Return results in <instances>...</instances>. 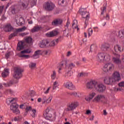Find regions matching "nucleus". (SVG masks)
Instances as JSON below:
<instances>
[{
  "mask_svg": "<svg viewBox=\"0 0 124 124\" xmlns=\"http://www.w3.org/2000/svg\"><path fill=\"white\" fill-rule=\"evenodd\" d=\"M31 41H32V38L30 36L27 37L24 39V42L21 41L18 43L17 47L16 48L17 50L18 51H21V50L25 49V46H24V45H25V43L30 44L31 43Z\"/></svg>",
  "mask_w": 124,
  "mask_h": 124,
  "instance_id": "1",
  "label": "nucleus"
},
{
  "mask_svg": "<svg viewBox=\"0 0 124 124\" xmlns=\"http://www.w3.org/2000/svg\"><path fill=\"white\" fill-rule=\"evenodd\" d=\"M79 12L80 14H81L82 16V18L83 19H85V29H86V27H87V25H88V22L89 21V19H90V13L89 12H87L86 9H84V8H81L79 10Z\"/></svg>",
  "mask_w": 124,
  "mask_h": 124,
  "instance_id": "2",
  "label": "nucleus"
},
{
  "mask_svg": "<svg viewBox=\"0 0 124 124\" xmlns=\"http://www.w3.org/2000/svg\"><path fill=\"white\" fill-rule=\"evenodd\" d=\"M52 114H53V112L49 108H47L44 112V116L45 119L46 120H50V122H53L56 120V116L54 117L52 119Z\"/></svg>",
  "mask_w": 124,
  "mask_h": 124,
  "instance_id": "3",
  "label": "nucleus"
},
{
  "mask_svg": "<svg viewBox=\"0 0 124 124\" xmlns=\"http://www.w3.org/2000/svg\"><path fill=\"white\" fill-rule=\"evenodd\" d=\"M23 72V70L20 68L16 67L14 69V74L13 77L16 79H20V78H22L23 77V75L22 74Z\"/></svg>",
  "mask_w": 124,
  "mask_h": 124,
  "instance_id": "4",
  "label": "nucleus"
},
{
  "mask_svg": "<svg viewBox=\"0 0 124 124\" xmlns=\"http://www.w3.org/2000/svg\"><path fill=\"white\" fill-rule=\"evenodd\" d=\"M93 102H102L103 104H107V100L105 95L103 94H98L93 99Z\"/></svg>",
  "mask_w": 124,
  "mask_h": 124,
  "instance_id": "5",
  "label": "nucleus"
},
{
  "mask_svg": "<svg viewBox=\"0 0 124 124\" xmlns=\"http://www.w3.org/2000/svg\"><path fill=\"white\" fill-rule=\"evenodd\" d=\"M78 106H79V103L78 102H72L71 104L67 105V107L65 108L64 111L66 112L73 111L74 109H76Z\"/></svg>",
  "mask_w": 124,
  "mask_h": 124,
  "instance_id": "6",
  "label": "nucleus"
},
{
  "mask_svg": "<svg viewBox=\"0 0 124 124\" xmlns=\"http://www.w3.org/2000/svg\"><path fill=\"white\" fill-rule=\"evenodd\" d=\"M115 66L112 63H108L105 64L103 70L104 72H112L114 71Z\"/></svg>",
  "mask_w": 124,
  "mask_h": 124,
  "instance_id": "7",
  "label": "nucleus"
},
{
  "mask_svg": "<svg viewBox=\"0 0 124 124\" xmlns=\"http://www.w3.org/2000/svg\"><path fill=\"white\" fill-rule=\"evenodd\" d=\"M55 7V4L51 2H46L43 6L46 11H53Z\"/></svg>",
  "mask_w": 124,
  "mask_h": 124,
  "instance_id": "8",
  "label": "nucleus"
},
{
  "mask_svg": "<svg viewBox=\"0 0 124 124\" xmlns=\"http://www.w3.org/2000/svg\"><path fill=\"white\" fill-rule=\"evenodd\" d=\"M114 57L112 58V62L116 64H120L122 63V61L121 60V55L119 53H116L115 52H112Z\"/></svg>",
  "mask_w": 124,
  "mask_h": 124,
  "instance_id": "9",
  "label": "nucleus"
},
{
  "mask_svg": "<svg viewBox=\"0 0 124 124\" xmlns=\"http://www.w3.org/2000/svg\"><path fill=\"white\" fill-rule=\"evenodd\" d=\"M122 78H121V74L119 72H114L112 74V77L111 78V79L113 82V84L116 83L117 82H120L121 81Z\"/></svg>",
  "mask_w": 124,
  "mask_h": 124,
  "instance_id": "10",
  "label": "nucleus"
},
{
  "mask_svg": "<svg viewBox=\"0 0 124 124\" xmlns=\"http://www.w3.org/2000/svg\"><path fill=\"white\" fill-rule=\"evenodd\" d=\"M97 83L96 80L91 79L87 83L86 89L88 90H93L94 88L95 89Z\"/></svg>",
  "mask_w": 124,
  "mask_h": 124,
  "instance_id": "11",
  "label": "nucleus"
},
{
  "mask_svg": "<svg viewBox=\"0 0 124 124\" xmlns=\"http://www.w3.org/2000/svg\"><path fill=\"white\" fill-rule=\"evenodd\" d=\"M40 48H48L50 47V42L47 39H44L39 44Z\"/></svg>",
  "mask_w": 124,
  "mask_h": 124,
  "instance_id": "12",
  "label": "nucleus"
},
{
  "mask_svg": "<svg viewBox=\"0 0 124 124\" xmlns=\"http://www.w3.org/2000/svg\"><path fill=\"white\" fill-rule=\"evenodd\" d=\"M95 90H96L97 92H99V93H104V92H105V90H106V87L103 84H97V82Z\"/></svg>",
  "mask_w": 124,
  "mask_h": 124,
  "instance_id": "13",
  "label": "nucleus"
},
{
  "mask_svg": "<svg viewBox=\"0 0 124 124\" xmlns=\"http://www.w3.org/2000/svg\"><path fill=\"white\" fill-rule=\"evenodd\" d=\"M10 109L16 115L20 114V110L18 109V105L16 103H14L12 104L10 107Z\"/></svg>",
  "mask_w": 124,
  "mask_h": 124,
  "instance_id": "14",
  "label": "nucleus"
},
{
  "mask_svg": "<svg viewBox=\"0 0 124 124\" xmlns=\"http://www.w3.org/2000/svg\"><path fill=\"white\" fill-rule=\"evenodd\" d=\"M63 87L64 88H66V89H68V90H75V86L74 85H73V83H72L71 81H66V82L64 83L63 84Z\"/></svg>",
  "mask_w": 124,
  "mask_h": 124,
  "instance_id": "15",
  "label": "nucleus"
},
{
  "mask_svg": "<svg viewBox=\"0 0 124 124\" xmlns=\"http://www.w3.org/2000/svg\"><path fill=\"white\" fill-rule=\"evenodd\" d=\"M62 24V19L61 18H55L54 19L51 23L52 26L54 27H58Z\"/></svg>",
  "mask_w": 124,
  "mask_h": 124,
  "instance_id": "16",
  "label": "nucleus"
},
{
  "mask_svg": "<svg viewBox=\"0 0 124 124\" xmlns=\"http://www.w3.org/2000/svg\"><path fill=\"white\" fill-rule=\"evenodd\" d=\"M20 3L23 8H27L30 3V0H20Z\"/></svg>",
  "mask_w": 124,
  "mask_h": 124,
  "instance_id": "17",
  "label": "nucleus"
},
{
  "mask_svg": "<svg viewBox=\"0 0 124 124\" xmlns=\"http://www.w3.org/2000/svg\"><path fill=\"white\" fill-rule=\"evenodd\" d=\"M105 53H99L97 55V61L99 62H104V56Z\"/></svg>",
  "mask_w": 124,
  "mask_h": 124,
  "instance_id": "18",
  "label": "nucleus"
},
{
  "mask_svg": "<svg viewBox=\"0 0 124 124\" xmlns=\"http://www.w3.org/2000/svg\"><path fill=\"white\" fill-rule=\"evenodd\" d=\"M42 55V50H38L34 52V54L32 55L33 59H38L39 56Z\"/></svg>",
  "mask_w": 124,
  "mask_h": 124,
  "instance_id": "19",
  "label": "nucleus"
},
{
  "mask_svg": "<svg viewBox=\"0 0 124 124\" xmlns=\"http://www.w3.org/2000/svg\"><path fill=\"white\" fill-rule=\"evenodd\" d=\"M104 81L105 84H106V85H113V84H114L113 79L111 78H105Z\"/></svg>",
  "mask_w": 124,
  "mask_h": 124,
  "instance_id": "20",
  "label": "nucleus"
},
{
  "mask_svg": "<svg viewBox=\"0 0 124 124\" xmlns=\"http://www.w3.org/2000/svg\"><path fill=\"white\" fill-rule=\"evenodd\" d=\"M52 97H49L47 98V97L46 96H43V99H42V101L43 102V104L46 103H50L51 102V101L52 100Z\"/></svg>",
  "mask_w": 124,
  "mask_h": 124,
  "instance_id": "21",
  "label": "nucleus"
},
{
  "mask_svg": "<svg viewBox=\"0 0 124 124\" xmlns=\"http://www.w3.org/2000/svg\"><path fill=\"white\" fill-rule=\"evenodd\" d=\"M3 29L4 31L9 32V31H11L13 30V27L10 24H7L4 27Z\"/></svg>",
  "mask_w": 124,
  "mask_h": 124,
  "instance_id": "22",
  "label": "nucleus"
},
{
  "mask_svg": "<svg viewBox=\"0 0 124 124\" xmlns=\"http://www.w3.org/2000/svg\"><path fill=\"white\" fill-rule=\"evenodd\" d=\"M59 33V32L57 31H52L49 33H46V35L47 37H53Z\"/></svg>",
  "mask_w": 124,
  "mask_h": 124,
  "instance_id": "23",
  "label": "nucleus"
},
{
  "mask_svg": "<svg viewBox=\"0 0 124 124\" xmlns=\"http://www.w3.org/2000/svg\"><path fill=\"white\" fill-rule=\"evenodd\" d=\"M114 49L116 54H119V53H121V52H122V46L119 45H116L115 46Z\"/></svg>",
  "mask_w": 124,
  "mask_h": 124,
  "instance_id": "24",
  "label": "nucleus"
},
{
  "mask_svg": "<svg viewBox=\"0 0 124 124\" xmlns=\"http://www.w3.org/2000/svg\"><path fill=\"white\" fill-rule=\"evenodd\" d=\"M6 102L7 104L9 105L10 103H12V105L13 103H16V98H10L6 99Z\"/></svg>",
  "mask_w": 124,
  "mask_h": 124,
  "instance_id": "25",
  "label": "nucleus"
},
{
  "mask_svg": "<svg viewBox=\"0 0 124 124\" xmlns=\"http://www.w3.org/2000/svg\"><path fill=\"white\" fill-rule=\"evenodd\" d=\"M2 77L3 78H6L8 75H9V69L5 68L4 71L1 74Z\"/></svg>",
  "mask_w": 124,
  "mask_h": 124,
  "instance_id": "26",
  "label": "nucleus"
},
{
  "mask_svg": "<svg viewBox=\"0 0 124 124\" xmlns=\"http://www.w3.org/2000/svg\"><path fill=\"white\" fill-rule=\"evenodd\" d=\"M111 61V58L110 57V55L108 53H105L104 62H109Z\"/></svg>",
  "mask_w": 124,
  "mask_h": 124,
  "instance_id": "27",
  "label": "nucleus"
},
{
  "mask_svg": "<svg viewBox=\"0 0 124 124\" xmlns=\"http://www.w3.org/2000/svg\"><path fill=\"white\" fill-rule=\"evenodd\" d=\"M109 48H110V45L108 43L103 44L101 47L102 51H105V50H107Z\"/></svg>",
  "mask_w": 124,
  "mask_h": 124,
  "instance_id": "28",
  "label": "nucleus"
},
{
  "mask_svg": "<svg viewBox=\"0 0 124 124\" xmlns=\"http://www.w3.org/2000/svg\"><path fill=\"white\" fill-rule=\"evenodd\" d=\"M73 75V72H71V71H69L68 72L66 73L64 75V77L66 79H70L71 77Z\"/></svg>",
  "mask_w": 124,
  "mask_h": 124,
  "instance_id": "29",
  "label": "nucleus"
},
{
  "mask_svg": "<svg viewBox=\"0 0 124 124\" xmlns=\"http://www.w3.org/2000/svg\"><path fill=\"white\" fill-rule=\"evenodd\" d=\"M117 36H118V37H120V38H124V29L119 31L117 33Z\"/></svg>",
  "mask_w": 124,
  "mask_h": 124,
  "instance_id": "30",
  "label": "nucleus"
},
{
  "mask_svg": "<svg viewBox=\"0 0 124 124\" xmlns=\"http://www.w3.org/2000/svg\"><path fill=\"white\" fill-rule=\"evenodd\" d=\"M18 31H17V29L16 30V31L13 33H11L9 36V39L10 40L11 39V38H12V37H15V36H17V34H18Z\"/></svg>",
  "mask_w": 124,
  "mask_h": 124,
  "instance_id": "31",
  "label": "nucleus"
},
{
  "mask_svg": "<svg viewBox=\"0 0 124 124\" xmlns=\"http://www.w3.org/2000/svg\"><path fill=\"white\" fill-rule=\"evenodd\" d=\"M29 67L31 69V70H33V69H34L36 67V63H33L32 62H31V63L29 64Z\"/></svg>",
  "mask_w": 124,
  "mask_h": 124,
  "instance_id": "32",
  "label": "nucleus"
},
{
  "mask_svg": "<svg viewBox=\"0 0 124 124\" xmlns=\"http://www.w3.org/2000/svg\"><path fill=\"white\" fill-rule=\"evenodd\" d=\"M64 64H65V65H66V61H63L59 64V66H58L59 71L62 70V67H63V65H64Z\"/></svg>",
  "mask_w": 124,
  "mask_h": 124,
  "instance_id": "33",
  "label": "nucleus"
},
{
  "mask_svg": "<svg viewBox=\"0 0 124 124\" xmlns=\"http://www.w3.org/2000/svg\"><path fill=\"white\" fill-rule=\"evenodd\" d=\"M18 56L19 58H24V59H29L30 58V55L22 54L21 53H18Z\"/></svg>",
  "mask_w": 124,
  "mask_h": 124,
  "instance_id": "34",
  "label": "nucleus"
},
{
  "mask_svg": "<svg viewBox=\"0 0 124 124\" xmlns=\"http://www.w3.org/2000/svg\"><path fill=\"white\" fill-rule=\"evenodd\" d=\"M42 29V27H34L32 30V32H35V31H38L40 29Z\"/></svg>",
  "mask_w": 124,
  "mask_h": 124,
  "instance_id": "35",
  "label": "nucleus"
},
{
  "mask_svg": "<svg viewBox=\"0 0 124 124\" xmlns=\"http://www.w3.org/2000/svg\"><path fill=\"white\" fill-rule=\"evenodd\" d=\"M104 19H106L107 21H109L110 20V16H109V14H106V16H104V17L103 18H101V20H104Z\"/></svg>",
  "mask_w": 124,
  "mask_h": 124,
  "instance_id": "36",
  "label": "nucleus"
},
{
  "mask_svg": "<svg viewBox=\"0 0 124 124\" xmlns=\"http://www.w3.org/2000/svg\"><path fill=\"white\" fill-rule=\"evenodd\" d=\"M4 86H5V87H10V86L13 85V81L10 80L8 83H3Z\"/></svg>",
  "mask_w": 124,
  "mask_h": 124,
  "instance_id": "37",
  "label": "nucleus"
},
{
  "mask_svg": "<svg viewBox=\"0 0 124 124\" xmlns=\"http://www.w3.org/2000/svg\"><path fill=\"white\" fill-rule=\"evenodd\" d=\"M49 50H42V55L47 56V55H50Z\"/></svg>",
  "mask_w": 124,
  "mask_h": 124,
  "instance_id": "38",
  "label": "nucleus"
},
{
  "mask_svg": "<svg viewBox=\"0 0 124 124\" xmlns=\"http://www.w3.org/2000/svg\"><path fill=\"white\" fill-rule=\"evenodd\" d=\"M96 48V46L94 45H92L90 46V52L92 53L93 51H95V49Z\"/></svg>",
  "mask_w": 124,
  "mask_h": 124,
  "instance_id": "39",
  "label": "nucleus"
},
{
  "mask_svg": "<svg viewBox=\"0 0 124 124\" xmlns=\"http://www.w3.org/2000/svg\"><path fill=\"white\" fill-rule=\"evenodd\" d=\"M88 76V74L81 72L78 74V77L80 78V77H85V76Z\"/></svg>",
  "mask_w": 124,
  "mask_h": 124,
  "instance_id": "40",
  "label": "nucleus"
},
{
  "mask_svg": "<svg viewBox=\"0 0 124 124\" xmlns=\"http://www.w3.org/2000/svg\"><path fill=\"white\" fill-rule=\"evenodd\" d=\"M69 94L70 95H71L72 96H75V97H77V96H78L77 92H76L70 93H69Z\"/></svg>",
  "mask_w": 124,
  "mask_h": 124,
  "instance_id": "41",
  "label": "nucleus"
},
{
  "mask_svg": "<svg viewBox=\"0 0 124 124\" xmlns=\"http://www.w3.org/2000/svg\"><path fill=\"white\" fill-rule=\"evenodd\" d=\"M26 29H27V28H26V27H23L21 28L16 29V30L17 31V32H20L21 31H26Z\"/></svg>",
  "mask_w": 124,
  "mask_h": 124,
  "instance_id": "42",
  "label": "nucleus"
},
{
  "mask_svg": "<svg viewBox=\"0 0 124 124\" xmlns=\"http://www.w3.org/2000/svg\"><path fill=\"white\" fill-rule=\"evenodd\" d=\"M93 29H92V28H90L88 30V35L89 36H91L93 34Z\"/></svg>",
  "mask_w": 124,
  "mask_h": 124,
  "instance_id": "43",
  "label": "nucleus"
},
{
  "mask_svg": "<svg viewBox=\"0 0 124 124\" xmlns=\"http://www.w3.org/2000/svg\"><path fill=\"white\" fill-rule=\"evenodd\" d=\"M56 74V71H53V74L51 75V79H52V80H55Z\"/></svg>",
  "mask_w": 124,
  "mask_h": 124,
  "instance_id": "44",
  "label": "nucleus"
},
{
  "mask_svg": "<svg viewBox=\"0 0 124 124\" xmlns=\"http://www.w3.org/2000/svg\"><path fill=\"white\" fill-rule=\"evenodd\" d=\"M56 42L55 41H52L51 43H49V47H54L56 46Z\"/></svg>",
  "mask_w": 124,
  "mask_h": 124,
  "instance_id": "45",
  "label": "nucleus"
},
{
  "mask_svg": "<svg viewBox=\"0 0 124 124\" xmlns=\"http://www.w3.org/2000/svg\"><path fill=\"white\" fill-rule=\"evenodd\" d=\"M68 0H59V3H62V4H64V3H65L66 4H67V1Z\"/></svg>",
  "mask_w": 124,
  "mask_h": 124,
  "instance_id": "46",
  "label": "nucleus"
},
{
  "mask_svg": "<svg viewBox=\"0 0 124 124\" xmlns=\"http://www.w3.org/2000/svg\"><path fill=\"white\" fill-rule=\"evenodd\" d=\"M75 67V64H74L73 63H71L69 64L68 68L71 70L73 68Z\"/></svg>",
  "mask_w": 124,
  "mask_h": 124,
  "instance_id": "47",
  "label": "nucleus"
},
{
  "mask_svg": "<svg viewBox=\"0 0 124 124\" xmlns=\"http://www.w3.org/2000/svg\"><path fill=\"white\" fill-rule=\"evenodd\" d=\"M95 93H92L90 94L89 95V98L90 99L92 100L94 96H95Z\"/></svg>",
  "mask_w": 124,
  "mask_h": 124,
  "instance_id": "48",
  "label": "nucleus"
},
{
  "mask_svg": "<svg viewBox=\"0 0 124 124\" xmlns=\"http://www.w3.org/2000/svg\"><path fill=\"white\" fill-rule=\"evenodd\" d=\"M102 12L101 13V15H103L104 14V12L106 11V7L104 6L103 8H101Z\"/></svg>",
  "mask_w": 124,
  "mask_h": 124,
  "instance_id": "49",
  "label": "nucleus"
},
{
  "mask_svg": "<svg viewBox=\"0 0 124 124\" xmlns=\"http://www.w3.org/2000/svg\"><path fill=\"white\" fill-rule=\"evenodd\" d=\"M31 111L33 114H31V116L32 117V118H34L35 117V113H36V110L33 109L31 110Z\"/></svg>",
  "mask_w": 124,
  "mask_h": 124,
  "instance_id": "50",
  "label": "nucleus"
},
{
  "mask_svg": "<svg viewBox=\"0 0 124 124\" xmlns=\"http://www.w3.org/2000/svg\"><path fill=\"white\" fill-rule=\"evenodd\" d=\"M25 110L27 112H29V111H31V106H26Z\"/></svg>",
  "mask_w": 124,
  "mask_h": 124,
  "instance_id": "51",
  "label": "nucleus"
},
{
  "mask_svg": "<svg viewBox=\"0 0 124 124\" xmlns=\"http://www.w3.org/2000/svg\"><path fill=\"white\" fill-rule=\"evenodd\" d=\"M16 22L17 25H18V26H22V25H23V22L22 21H21V20H19V22L18 23L17 19H16Z\"/></svg>",
  "mask_w": 124,
  "mask_h": 124,
  "instance_id": "52",
  "label": "nucleus"
},
{
  "mask_svg": "<svg viewBox=\"0 0 124 124\" xmlns=\"http://www.w3.org/2000/svg\"><path fill=\"white\" fill-rule=\"evenodd\" d=\"M19 108H20V109H25V108H26V104L20 105Z\"/></svg>",
  "mask_w": 124,
  "mask_h": 124,
  "instance_id": "53",
  "label": "nucleus"
},
{
  "mask_svg": "<svg viewBox=\"0 0 124 124\" xmlns=\"http://www.w3.org/2000/svg\"><path fill=\"white\" fill-rule=\"evenodd\" d=\"M28 34H29L28 32H23V33H20L19 35H20V36H25L26 35H28Z\"/></svg>",
  "mask_w": 124,
  "mask_h": 124,
  "instance_id": "54",
  "label": "nucleus"
},
{
  "mask_svg": "<svg viewBox=\"0 0 124 124\" xmlns=\"http://www.w3.org/2000/svg\"><path fill=\"white\" fill-rule=\"evenodd\" d=\"M36 0H32V1H31V5H35L36 3Z\"/></svg>",
  "mask_w": 124,
  "mask_h": 124,
  "instance_id": "55",
  "label": "nucleus"
},
{
  "mask_svg": "<svg viewBox=\"0 0 124 124\" xmlns=\"http://www.w3.org/2000/svg\"><path fill=\"white\" fill-rule=\"evenodd\" d=\"M118 86L119 87H124V81H122L120 83H119L118 84Z\"/></svg>",
  "mask_w": 124,
  "mask_h": 124,
  "instance_id": "56",
  "label": "nucleus"
},
{
  "mask_svg": "<svg viewBox=\"0 0 124 124\" xmlns=\"http://www.w3.org/2000/svg\"><path fill=\"white\" fill-rule=\"evenodd\" d=\"M12 14L14 15L16 14V9L15 8H12Z\"/></svg>",
  "mask_w": 124,
  "mask_h": 124,
  "instance_id": "57",
  "label": "nucleus"
},
{
  "mask_svg": "<svg viewBox=\"0 0 124 124\" xmlns=\"http://www.w3.org/2000/svg\"><path fill=\"white\" fill-rule=\"evenodd\" d=\"M35 94V92L34 91H31L30 93L31 96H34V95Z\"/></svg>",
  "mask_w": 124,
  "mask_h": 124,
  "instance_id": "58",
  "label": "nucleus"
},
{
  "mask_svg": "<svg viewBox=\"0 0 124 124\" xmlns=\"http://www.w3.org/2000/svg\"><path fill=\"white\" fill-rule=\"evenodd\" d=\"M9 57H10V52H9L5 54V57L6 58V59H8Z\"/></svg>",
  "mask_w": 124,
  "mask_h": 124,
  "instance_id": "59",
  "label": "nucleus"
},
{
  "mask_svg": "<svg viewBox=\"0 0 124 124\" xmlns=\"http://www.w3.org/2000/svg\"><path fill=\"white\" fill-rule=\"evenodd\" d=\"M25 50H26V54H31V50L30 49H26Z\"/></svg>",
  "mask_w": 124,
  "mask_h": 124,
  "instance_id": "60",
  "label": "nucleus"
},
{
  "mask_svg": "<svg viewBox=\"0 0 124 124\" xmlns=\"http://www.w3.org/2000/svg\"><path fill=\"white\" fill-rule=\"evenodd\" d=\"M14 121L15 122H18L19 121V117H16L14 119Z\"/></svg>",
  "mask_w": 124,
  "mask_h": 124,
  "instance_id": "61",
  "label": "nucleus"
},
{
  "mask_svg": "<svg viewBox=\"0 0 124 124\" xmlns=\"http://www.w3.org/2000/svg\"><path fill=\"white\" fill-rule=\"evenodd\" d=\"M59 40H60L59 38L56 39L55 40H53V41H55V44L57 45L58 43H59Z\"/></svg>",
  "mask_w": 124,
  "mask_h": 124,
  "instance_id": "62",
  "label": "nucleus"
},
{
  "mask_svg": "<svg viewBox=\"0 0 124 124\" xmlns=\"http://www.w3.org/2000/svg\"><path fill=\"white\" fill-rule=\"evenodd\" d=\"M85 100H86V101H91V100L89 96L85 97Z\"/></svg>",
  "mask_w": 124,
  "mask_h": 124,
  "instance_id": "63",
  "label": "nucleus"
},
{
  "mask_svg": "<svg viewBox=\"0 0 124 124\" xmlns=\"http://www.w3.org/2000/svg\"><path fill=\"white\" fill-rule=\"evenodd\" d=\"M38 124H46V122L41 120Z\"/></svg>",
  "mask_w": 124,
  "mask_h": 124,
  "instance_id": "64",
  "label": "nucleus"
}]
</instances>
